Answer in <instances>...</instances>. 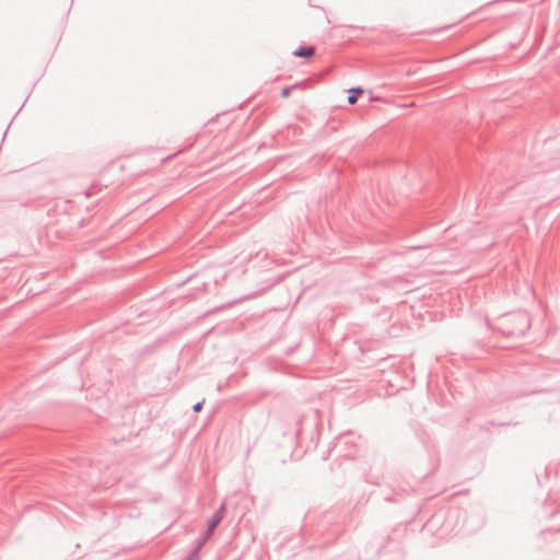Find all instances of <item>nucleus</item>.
I'll return each mask as SVG.
<instances>
[{"label":"nucleus","instance_id":"obj_1","mask_svg":"<svg viewBox=\"0 0 560 560\" xmlns=\"http://www.w3.org/2000/svg\"><path fill=\"white\" fill-rule=\"evenodd\" d=\"M224 510H225V505L222 504L220 510L212 516V518L209 522L208 530H207V535H206L205 539H208L212 535L213 530L215 529L218 524L223 518Z\"/></svg>","mask_w":560,"mask_h":560},{"label":"nucleus","instance_id":"obj_2","mask_svg":"<svg viewBox=\"0 0 560 560\" xmlns=\"http://www.w3.org/2000/svg\"><path fill=\"white\" fill-rule=\"evenodd\" d=\"M442 11H443V14L456 13L455 16H452L451 19H448L450 21H452L454 23L459 22L464 16H467L469 14L468 11L463 10L460 8H456V7L444 8Z\"/></svg>","mask_w":560,"mask_h":560},{"label":"nucleus","instance_id":"obj_3","mask_svg":"<svg viewBox=\"0 0 560 560\" xmlns=\"http://www.w3.org/2000/svg\"><path fill=\"white\" fill-rule=\"evenodd\" d=\"M362 93H363V90L361 88L349 90L348 102L350 104H354L357 102L358 95L362 94Z\"/></svg>","mask_w":560,"mask_h":560},{"label":"nucleus","instance_id":"obj_4","mask_svg":"<svg viewBox=\"0 0 560 560\" xmlns=\"http://www.w3.org/2000/svg\"><path fill=\"white\" fill-rule=\"evenodd\" d=\"M294 54L298 57H312L314 54V49L312 47H307V48L303 47V48L298 49Z\"/></svg>","mask_w":560,"mask_h":560},{"label":"nucleus","instance_id":"obj_5","mask_svg":"<svg viewBox=\"0 0 560 560\" xmlns=\"http://www.w3.org/2000/svg\"><path fill=\"white\" fill-rule=\"evenodd\" d=\"M290 92H291L290 88L283 89L281 92L282 97H288L290 95Z\"/></svg>","mask_w":560,"mask_h":560},{"label":"nucleus","instance_id":"obj_6","mask_svg":"<svg viewBox=\"0 0 560 560\" xmlns=\"http://www.w3.org/2000/svg\"><path fill=\"white\" fill-rule=\"evenodd\" d=\"M201 408H202V402H197V404L194 406V410H195L196 412H199V411L201 410Z\"/></svg>","mask_w":560,"mask_h":560}]
</instances>
